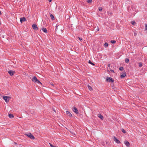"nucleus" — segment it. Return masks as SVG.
<instances>
[{"label":"nucleus","instance_id":"f257e3e1","mask_svg":"<svg viewBox=\"0 0 147 147\" xmlns=\"http://www.w3.org/2000/svg\"><path fill=\"white\" fill-rule=\"evenodd\" d=\"M32 81L34 83L40 84H42L41 82L37 78L36 76H34L32 79Z\"/></svg>","mask_w":147,"mask_h":147},{"label":"nucleus","instance_id":"f03ea898","mask_svg":"<svg viewBox=\"0 0 147 147\" xmlns=\"http://www.w3.org/2000/svg\"><path fill=\"white\" fill-rule=\"evenodd\" d=\"M3 99L6 102H9V99L11 98V97L9 96H3Z\"/></svg>","mask_w":147,"mask_h":147},{"label":"nucleus","instance_id":"7ed1b4c3","mask_svg":"<svg viewBox=\"0 0 147 147\" xmlns=\"http://www.w3.org/2000/svg\"><path fill=\"white\" fill-rule=\"evenodd\" d=\"M25 135L27 136L29 138H30L31 139L34 140L35 139V137L31 133H29L27 134H25Z\"/></svg>","mask_w":147,"mask_h":147},{"label":"nucleus","instance_id":"20e7f679","mask_svg":"<svg viewBox=\"0 0 147 147\" xmlns=\"http://www.w3.org/2000/svg\"><path fill=\"white\" fill-rule=\"evenodd\" d=\"M106 81L107 82H114L113 79L111 78L107 77V78Z\"/></svg>","mask_w":147,"mask_h":147},{"label":"nucleus","instance_id":"39448f33","mask_svg":"<svg viewBox=\"0 0 147 147\" xmlns=\"http://www.w3.org/2000/svg\"><path fill=\"white\" fill-rule=\"evenodd\" d=\"M32 27L33 29L35 30H37L38 29L37 25L35 24H32Z\"/></svg>","mask_w":147,"mask_h":147},{"label":"nucleus","instance_id":"423d86ee","mask_svg":"<svg viewBox=\"0 0 147 147\" xmlns=\"http://www.w3.org/2000/svg\"><path fill=\"white\" fill-rule=\"evenodd\" d=\"M113 139L114 141L117 144H120L121 142L120 141L117 139V138L115 136L113 137Z\"/></svg>","mask_w":147,"mask_h":147},{"label":"nucleus","instance_id":"0eeeda50","mask_svg":"<svg viewBox=\"0 0 147 147\" xmlns=\"http://www.w3.org/2000/svg\"><path fill=\"white\" fill-rule=\"evenodd\" d=\"M73 111L77 114L79 113V112L78 109L75 107H73Z\"/></svg>","mask_w":147,"mask_h":147},{"label":"nucleus","instance_id":"6e6552de","mask_svg":"<svg viewBox=\"0 0 147 147\" xmlns=\"http://www.w3.org/2000/svg\"><path fill=\"white\" fill-rule=\"evenodd\" d=\"M124 143L125 145L126 146H127L128 147H130V145L129 142L127 140H125L124 142Z\"/></svg>","mask_w":147,"mask_h":147},{"label":"nucleus","instance_id":"1a4fd4ad","mask_svg":"<svg viewBox=\"0 0 147 147\" xmlns=\"http://www.w3.org/2000/svg\"><path fill=\"white\" fill-rule=\"evenodd\" d=\"M26 21V20L24 17L22 18H20V22L21 23Z\"/></svg>","mask_w":147,"mask_h":147},{"label":"nucleus","instance_id":"9d476101","mask_svg":"<svg viewBox=\"0 0 147 147\" xmlns=\"http://www.w3.org/2000/svg\"><path fill=\"white\" fill-rule=\"evenodd\" d=\"M8 72L11 76H13L14 74V73H15V71L12 70H9Z\"/></svg>","mask_w":147,"mask_h":147},{"label":"nucleus","instance_id":"9b49d317","mask_svg":"<svg viewBox=\"0 0 147 147\" xmlns=\"http://www.w3.org/2000/svg\"><path fill=\"white\" fill-rule=\"evenodd\" d=\"M126 74L125 72H123L122 74L120 76V77L121 78H123L126 76Z\"/></svg>","mask_w":147,"mask_h":147},{"label":"nucleus","instance_id":"f8f14e48","mask_svg":"<svg viewBox=\"0 0 147 147\" xmlns=\"http://www.w3.org/2000/svg\"><path fill=\"white\" fill-rule=\"evenodd\" d=\"M66 114L70 117H72V115L69 111H67L66 112Z\"/></svg>","mask_w":147,"mask_h":147},{"label":"nucleus","instance_id":"ddd939ff","mask_svg":"<svg viewBox=\"0 0 147 147\" xmlns=\"http://www.w3.org/2000/svg\"><path fill=\"white\" fill-rule=\"evenodd\" d=\"M98 117L100 118L101 119H103L104 117L102 115L100 114V113L98 114Z\"/></svg>","mask_w":147,"mask_h":147},{"label":"nucleus","instance_id":"4468645a","mask_svg":"<svg viewBox=\"0 0 147 147\" xmlns=\"http://www.w3.org/2000/svg\"><path fill=\"white\" fill-rule=\"evenodd\" d=\"M42 31L44 32L45 33H47V30L46 28H42Z\"/></svg>","mask_w":147,"mask_h":147},{"label":"nucleus","instance_id":"2eb2a0df","mask_svg":"<svg viewBox=\"0 0 147 147\" xmlns=\"http://www.w3.org/2000/svg\"><path fill=\"white\" fill-rule=\"evenodd\" d=\"M8 116H9V117L10 118H13L14 117V116L12 114H9V115H8Z\"/></svg>","mask_w":147,"mask_h":147},{"label":"nucleus","instance_id":"dca6fc26","mask_svg":"<svg viewBox=\"0 0 147 147\" xmlns=\"http://www.w3.org/2000/svg\"><path fill=\"white\" fill-rule=\"evenodd\" d=\"M88 89H89L91 91L92 90V88L90 86H89V85H88Z\"/></svg>","mask_w":147,"mask_h":147},{"label":"nucleus","instance_id":"f3484780","mask_svg":"<svg viewBox=\"0 0 147 147\" xmlns=\"http://www.w3.org/2000/svg\"><path fill=\"white\" fill-rule=\"evenodd\" d=\"M50 17L51 18V19L52 20H53L54 19V16L52 14H51L50 15Z\"/></svg>","mask_w":147,"mask_h":147},{"label":"nucleus","instance_id":"a211bd4d","mask_svg":"<svg viewBox=\"0 0 147 147\" xmlns=\"http://www.w3.org/2000/svg\"><path fill=\"white\" fill-rule=\"evenodd\" d=\"M139 66L140 67H142L143 66V64L141 62H139L138 63Z\"/></svg>","mask_w":147,"mask_h":147},{"label":"nucleus","instance_id":"6ab92c4d","mask_svg":"<svg viewBox=\"0 0 147 147\" xmlns=\"http://www.w3.org/2000/svg\"><path fill=\"white\" fill-rule=\"evenodd\" d=\"M88 63L93 65H95L90 60L89 61Z\"/></svg>","mask_w":147,"mask_h":147},{"label":"nucleus","instance_id":"aec40b11","mask_svg":"<svg viewBox=\"0 0 147 147\" xmlns=\"http://www.w3.org/2000/svg\"><path fill=\"white\" fill-rule=\"evenodd\" d=\"M129 59L128 58H126L125 59V63H127L129 62Z\"/></svg>","mask_w":147,"mask_h":147},{"label":"nucleus","instance_id":"412c9836","mask_svg":"<svg viewBox=\"0 0 147 147\" xmlns=\"http://www.w3.org/2000/svg\"><path fill=\"white\" fill-rule=\"evenodd\" d=\"M136 24V23L134 21H132L131 22V24L133 25H134Z\"/></svg>","mask_w":147,"mask_h":147},{"label":"nucleus","instance_id":"4be33fe9","mask_svg":"<svg viewBox=\"0 0 147 147\" xmlns=\"http://www.w3.org/2000/svg\"><path fill=\"white\" fill-rule=\"evenodd\" d=\"M121 131L124 134H125L126 133V131L125 130L123 129L122 128L121 129Z\"/></svg>","mask_w":147,"mask_h":147},{"label":"nucleus","instance_id":"5701e85b","mask_svg":"<svg viewBox=\"0 0 147 147\" xmlns=\"http://www.w3.org/2000/svg\"><path fill=\"white\" fill-rule=\"evenodd\" d=\"M104 46L105 47H107L108 46V44L107 42L105 43Z\"/></svg>","mask_w":147,"mask_h":147},{"label":"nucleus","instance_id":"b1692460","mask_svg":"<svg viewBox=\"0 0 147 147\" xmlns=\"http://www.w3.org/2000/svg\"><path fill=\"white\" fill-rule=\"evenodd\" d=\"M87 2L89 3H91L92 2V0H88Z\"/></svg>","mask_w":147,"mask_h":147},{"label":"nucleus","instance_id":"393cba45","mask_svg":"<svg viewBox=\"0 0 147 147\" xmlns=\"http://www.w3.org/2000/svg\"><path fill=\"white\" fill-rule=\"evenodd\" d=\"M119 69L120 71H123V67H119Z\"/></svg>","mask_w":147,"mask_h":147},{"label":"nucleus","instance_id":"a878e982","mask_svg":"<svg viewBox=\"0 0 147 147\" xmlns=\"http://www.w3.org/2000/svg\"><path fill=\"white\" fill-rule=\"evenodd\" d=\"M111 42L112 43H115L116 41L114 40H112L111 41Z\"/></svg>","mask_w":147,"mask_h":147},{"label":"nucleus","instance_id":"bb28decb","mask_svg":"<svg viewBox=\"0 0 147 147\" xmlns=\"http://www.w3.org/2000/svg\"><path fill=\"white\" fill-rule=\"evenodd\" d=\"M145 28L144 30H147V24H145Z\"/></svg>","mask_w":147,"mask_h":147},{"label":"nucleus","instance_id":"cd10ccee","mask_svg":"<svg viewBox=\"0 0 147 147\" xmlns=\"http://www.w3.org/2000/svg\"><path fill=\"white\" fill-rule=\"evenodd\" d=\"M58 26H56V28L55 29V32H58Z\"/></svg>","mask_w":147,"mask_h":147},{"label":"nucleus","instance_id":"c85d7f7f","mask_svg":"<svg viewBox=\"0 0 147 147\" xmlns=\"http://www.w3.org/2000/svg\"><path fill=\"white\" fill-rule=\"evenodd\" d=\"M98 9L100 11H101L102 10V8L101 7H99L98 8Z\"/></svg>","mask_w":147,"mask_h":147},{"label":"nucleus","instance_id":"c756f323","mask_svg":"<svg viewBox=\"0 0 147 147\" xmlns=\"http://www.w3.org/2000/svg\"><path fill=\"white\" fill-rule=\"evenodd\" d=\"M78 38L80 40H82V39L81 38L78 37Z\"/></svg>","mask_w":147,"mask_h":147},{"label":"nucleus","instance_id":"7c9ffc66","mask_svg":"<svg viewBox=\"0 0 147 147\" xmlns=\"http://www.w3.org/2000/svg\"><path fill=\"white\" fill-rule=\"evenodd\" d=\"M50 146L51 147H54V146H53V145H52L50 143Z\"/></svg>","mask_w":147,"mask_h":147},{"label":"nucleus","instance_id":"2f4dec72","mask_svg":"<svg viewBox=\"0 0 147 147\" xmlns=\"http://www.w3.org/2000/svg\"><path fill=\"white\" fill-rule=\"evenodd\" d=\"M110 71H111V72H113V73H114V72H115L113 70L111 69Z\"/></svg>","mask_w":147,"mask_h":147},{"label":"nucleus","instance_id":"473e14b6","mask_svg":"<svg viewBox=\"0 0 147 147\" xmlns=\"http://www.w3.org/2000/svg\"><path fill=\"white\" fill-rule=\"evenodd\" d=\"M110 65H110V64H109L108 65V67H110Z\"/></svg>","mask_w":147,"mask_h":147},{"label":"nucleus","instance_id":"72a5a7b5","mask_svg":"<svg viewBox=\"0 0 147 147\" xmlns=\"http://www.w3.org/2000/svg\"><path fill=\"white\" fill-rule=\"evenodd\" d=\"M50 2H51L52 1V0H48Z\"/></svg>","mask_w":147,"mask_h":147},{"label":"nucleus","instance_id":"f704fd0d","mask_svg":"<svg viewBox=\"0 0 147 147\" xmlns=\"http://www.w3.org/2000/svg\"><path fill=\"white\" fill-rule=\"evenodd\" d=\"M97 31H98L99 30V28H98L97 29Z\"/></svg>","mask_w":147,"mask_h":147},{"label":"nucleus","instance_id":"c9c22d12","mask_svg":"<svg viewBox=\"0 0 147 147\" xmlns=\"http://www.w3.org/2000/svg\"><path fill=\"white\" fill-rule=\"evenodd\" d=\"M136 33H134V36H136Z\"/></svg>","mask_w":147,"mask_h":147},{"label":"nucleus","instance_id":"e433bc0d","mask_svg":"<svg viewBox=\"0 0 147 147\" xmlns=\"http://www.w3.org/2000/svg\"><path fill=\"white\" fill-rule=\"evenodd\" d=\"M2 14L1 12V11H0V15H1Z\"/></svg>","mask_w":147,"mask_h":147},{"label":"nucleus","instance_id":"4c0bfd02","mask_svg":"<svg viewBox=\"0 0 147 147\" xmlns=\"http://www.w3.org/2000/svg\"><path fill=\"white\" fill-rule=\"evenodd\" d=\"M51 84L52 86H54V84Z\"/></svg>","mask_w":147,"mask_h":147},{"label":"nucleus","instance_id":"58836bf2","mask_svg":"<svg viewBox=\"0 0 147 147\" xmlns=\"http://www.w3.org/2000/svg\"><path fill=\"white\" fill-rule=\"evenodd\" d=\"M53 111L55 112H56V111H55V110L54 109H53Z\"/></svg>","mask_w":147,"mask_h":147},{"label":"nucleus","instance_id":"ea45409f","mask_svg":"<svg viewBox=\"0 0 147 147\" xmlns=\"http://www.w3.org/2000/svg\"><path fill=\"white\" fill-rule=\"evenodd\" d=\"M54 147H56V146H54Z\"/></svg>","mask_w":147,"mask_h":147}]
</instances>
